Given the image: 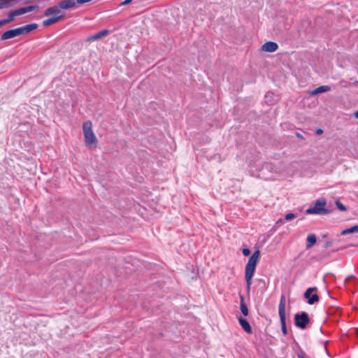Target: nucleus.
Instances as JSON below:
<instances>
[{
    "mask_svg": "<svg viewBox=\"0 0 358 358\" xmlns=\"http://www.w3.org/2000/svg\"><path fill=\"white\" fill-rule=\"evenodd\" d=\"M354 116H355V118H357V119H358V110H357V111H356V112H355V113H354Z\"/></svg>",
    "mask_w": 358,
    "mask_h": 358,
    "instance_id": "30",
    "label": "nucleus"
},
{
    "mask_svg": "<svg viewBox=\"0 0 358 358\" xmlns=\"http://www.w3.org/2000/svg\"><path fill=\"white\" fill-rule=\"evenodd\" d=\"M285 302H286L285 296L284 294H282L280 297V303H279V307H278L279 315H285Z\"/></svg>",
    "mask_w": 358,
    "mask_h": 358,
    "instance_id": "14",
    "label": "nucleus"
},
{
    "mask_svg": "<svg viewBox=\"0 0 358 358\" xmlns=\"http://www.w3.org/2000/svg\"><path fill=\"white\" fill-rule=\"evenodd\" d=\"M283 222L282 220V219H280L278 220L277 222H276V224H282Z\"/></svg>",
    "mask_w": 358,
    "mask_h": 358,
    "instance_id": "29",
    "label": "nucleus"
},
{
    "mask_svg": "<svg viewBox=\"0 0 358 358\" xmlns=\"http://www.w3.org/2000/svg\"><path fill=\"white\" fill-rule=\"evenodd\" d=\"M296 217L294 213H287L285 215V220L287 221L291 220Z\"/></svg>",
    "mask_w": 358,
    "mask_h": 358,
    "instance_id": "22",
    "label": "nucleus"
},
{
    "mask_svg": "<svg viewBox=\"0 0 358 358\" xmlns=\"http://www.w3.org/2000/svg\"><path fill=\"white\" fill-rule=\"evenodd\" d=\"M92 0H76L78 4H83L91 1Z\"/></svg>",
    "mask_w": 358,
    "mask_h": 358,
    "instance_id": "25",
    "label": "nucleus"
},
{
    "mask_svg": "<svg viewBox=\"0 0 358 358\" xmlns=\"http://www.w3.org/2000/svg\"><path fill=\"white\" fill-rule=\"evenodd\" d=\"M240 301H241V303H240L241 311L243 314V315L248 316V309L245 303V299H244V297L243 295L240 296Z\"/></svg>",
    "mask_w": 358,
    "mask_h": 358,
    "instance_id": "18",
    "label": "nucleus"
},
{
    "mask_svg": "<svg viewBox=\"0 0 358 358\" xmlns=\"http://www.w3.org/2000/svg\"><path fill=\"white\" fill-rule=\"evenodd\" d=\"M62 8L59 7V4L56 6H53L48 8L45 12L44 15L45 16H52V17H61V20L64 18V15L62 13Z\"/></svg>",
    "mask_w": 358,
    "mask_h": 358,
    "instance_id": "6",
    "label": "nucleus"
},
{
    "mask_svg": "<svg viewBox=\"0 0 358 358\" xmlns=\"http://www.w3.org/2000/svg\"><path fill=\"white\" fill-rule=\"evenodd\" d=\"M20 35H21V34H20V31L18 27V28H16L14 29H10V30H8V31H5L4 33L2 34L1 38L2 40H7V39L12 38H14V37L20 36Z\"/></svg>",
    "mask_w": 358,
    "mask_h": 358,
    "instance_id": "8",
    "label": "nucleus"
},
{
    "mask_svg": "<svg viewBox=\"0 0 358 358\" xmlns=\"http://www.w3.org/2000/svg\"><path fill=\"white\" fill-rule=\"evenodd\" d=\"M358 232V225H355L350 228L345 229L341 232V234L345 236L349 234Z\"/></svg>",
    "mask_w": 358,
    "mask_h": 358,
    "instance_id": "20",
    "label": "nucleus"
},
{
    "mask_svg": "<svg viewBox=\"0 0 358 358\" xmlns=\"http://www.w3.org/2000/svg\"><path fill=\"white\" fill-rule=\"evenodd\" d=\"M296 136H297V137H299V138H302V136H301V134H296Z\"/></svg>",
    "mask_w": 358,
    "mask_h": 358,
    "instance_id": "32",
    "label": "nucleus"
},
{
    "mask_svg": "<svg viewBox=\"0 0 358 358\" xmlns=\"http://www.w3.org/2000/svg\"><path fill=\"white\" fill-rule=\"evenodd\" d=\"M317 291L316 287H310L306 289L304 293V297L308 300V303L310 305L314 304L319 301V296L316 294H312L313 292Z\"/></svg>",
    "mask_w": 358,
    "mask_h": 358,
    "instance_id": "7",
    "label": "nucleus"
},
{
    "mask_svg": "<svg viewBox=\"0 0 358 358\" xmlns=\"http://www.w3.org/2000/svg\"><path fill=\"white\" fill-rule=\"evenodd\" d=\"M76 0H64L58 4L62 9L66 10L76 6Z\"/></svg>",
    "mask_w": 358,
    "mask_h": 358,
    "instance_id": "11",
    "label": "nucleus"
},
{
    "mask_svg": "<svg viewBox=\"0 0 358 358\" xmlns=\"http://www.w3.org/2000/svg\"><path fill=\"white\" fill-rule=\"evenodd\" d=\"M327 201L324 199H317L315 201L313 206L308 208L306 210V214L310 215H328L331 213V210L326 208Z\"/></svg>",
    "mask_w": 358,
    "mask_h": 358,
    "instance_id": "3",
    "label": "nucleus"
},
{
    "mask_svg": "<svg viewBox=\"0 0 358 358\" xmlns=\"http://www.w3.org/2000/svg\"><path fill=\"white\" fill-rule=\"evenodd\" d=\"M242 252L244 256H249L250 254V250L246 248L243 249Z\"/></svg>",
    "mask_w": 358,
    "mask_h": 358,
    "instance_id": "23",
    "label": "nucleus"
},
{
    "mask_svg": "<svg viewBox=\"0 0 358 358\" xmlns=\"http://www.w3.org/2000/svg\"><path fill=\"white\" fill-rule=\"evenodd\" d=\"M278 45L276 43L268 41L262 46V50L268 52H273L277 50Z\"/></svg>",
    "mask_w": 358,
    "mask_h": 358,
    "instance_id": "9",
    "label": "nucleus"
},
{
    "mask_svg": "<svg viewBox=\"0 0 358 358\" xmlns=\"http://www.w3.org/2000/svg\"><path fill=\"white\" fill-rule=\"evenodd\" d=\"M83 134L85 137V143L87 146L96 147L98 141L92 130V123L88 120L83 124Z\"/></svg>",
    "mask_w": 358,
    "mask_h": 358,
    "instance_id": "2",
    "label": "nucleus"
},
{
    "mask_svg": "<svg viewBox=\"0 0 358 358\" xmlns=\"http://www.w3.org/2000/svg\"><path fill=\"white\" fill-rule=\"evenodd\" d=\"M6 24H7V23H6V20L4 19L2 20H0V26H2V25Z\"/></svg>",
    "mask_w": 358,
    "mask_h": 358,
    "instance_id": "28",
    "label": "nucleus"
},
{
    "mask_svg": "<svg viewBox=\"0 0 358 358\" xmlns=\"http://www.w3.org/2000/svg\"><path fill=\"white\" fill-rule=\"evenodd\" d=\"M331 90V87L328 85H322L317 87L314 90H313L310 94L311 95H317L320 93L328 92Z\"/></svg>",
    "mask_w": 358,
    "mask_h": 358,
    "instance_id": "15",
    "label": "nucleus"
},
{
    "mask_svg": "<svg viewBox=\"0 0 358 358\" xmlns=\"http://www.w3.org/2000/svg\"><path fill=\"white\" fill-rule=\"evenodd\" d=\"M280 316V323H281V327H282V334L286 336L287 334V327H286V315H279Z\"/></svg>",
    "mask_w": 358,
    "mask_h": 358,
    "instance_id": "19",
    "label": "nucleus"
},
{
    "mask_svg": "<svg viewBox=\"0 0 358 358\" xmlns=\"http://www.w3.org/2000/svg\"><path fill=\"white\" fill-rule=\"evenodd\" d=\"M317 242V237L315 234H311L307 236L306 248L309 249L313 247Z\"/></svg>",
    "mask_w": 358,
    "mask_h": 358,
    "instance_id": "16",
    "label": "nucleus"
},
{
    "mask_svg": "<svg viewBox=\"0 0 358 358\" xmlns=\"http://www.w3.org/2000/svg\"><path fill=\"white\" fill-rule=\"evenodd\" d=\"M37 27H38L37 24H27V25L21 27H19V29H20V34L22 35V34H28V33L31 32V31H34L36 29H37Z\"/></svg>",
    "mask_w": 358,
    "mask_h": 358,
    "instance_id": "12",
    "label": "nucleus"
},
{
    "mask_svg": "<svg viewBox=\"0 0 358 358\" xmlns=\"http://www.w3.org/2000/svg\"><path fill=\"white\" fill-rule=\"evenodd\" d=\"M132 0H125L120 3V6H126L129 4Z\"/></svg>",
    "mask_w": 358,
    "mask_h": 358,
    "instance_id": "24",
    "label": "nucleus"
},
{
    "mask_svg": "<svg viewBox=\"0 0 358 358\" xmlns=\"http://www.w3.org/2000/svg\"><path fill=\"white\" fill-rule=\"evenodd\" d=\"M335 205L338 208V209L341 211L344 212V211L347 210V208H345V206L339 200H336L335 201Z\"/></svg>",
    "mask_w": 358,
    "mask_h": 358,
    "instance_id": "21",
    "label": "nucleus"
},
{
    "mask_svg": "<svg viewBox=\"0 0 358 358\" xmlns=\"http://www.w3.org/2000/svg\"><path fill=\"white\" fill-rule=\"evenodd\" d=\"M260 251L259 250H256L250 257L246 266H245V278L247 284V289L250 290V286L252 284V278L253 277L255 268L259 258Z\"/></svg>",
    "mask_w": 358,
    "mask_h": 358,
    "instance_id": "1",
    "label": "nucleus"
},
{
    "mask_svg": "<svg viewBox=\"0 0 358 358\" xmlns=\"http://www.w3.org/2000/svg\"><path fill=\"white\" fill-rule=\"evenodd\" d=\"M331 245H332V242H331V241H328V242H327V243L324 244V247L325 248H329V247L331 246Z\"/></svg>",
    "mask_w": 358,
    "mask_h": 358,
    "instance_id": "26",
    "label": "nucleus"
},
{
    "mask_svg": "<svg viewBox=\"0 0 358 358\" xmlns=\"http://www.w3.org/2000/svg\"><path fill=\"white\" fill-rule=\"evenodd\" d=\"M315 132L317 134H322L323 133V130L322 129H317Z\"/></svg>",
    "mask_w": 358,
    "mask_h": 358,
    "instance_id": "27",
    "label": "nucleus"
},
{
    "mask_svg": "<svg viewBox=\"0 0 358 358\" xmlns=\"http://www.w3.org/2000/svg\"><path fill=\"white\" fill-rule=\"evenodd\" d=\"M349 247H358V243L357 244H350L349 245Z\"/></svg>",
    "mask_w": 358,
    "mask_h": 358,
    "instance_id": "31",
    "label": "nucleus"
},
{
    "mask_svg": "<svg viewBox=\"0 0 358 358\" xmlns=\"http://www.w3.org/2000/svg\"><path fill=\"white\" fill-rule=\"evenodd\" d=\"M38 9V6H29L27 7L20 8L9 13L8 17L4 19L6 23L12 22L15 16L25 14L27 13Z\"/></svg>",
    "mask_w": 358,
    "mask_h": 358,
    "instance_id": "4",
    "label": "nucleus"
},
{
    "mask_svg": "<svg viewBox=\"0 0 358 358\" xmlns=\"http://www.w3.org/2000/svg\"><path fill=\"white\" fill-rule=\"evenodd\" d=\"M238 322L242 328L248 333L251 334L252 333V328L249 324V322L244 318L240 317L238 318Z\"/></svg>",
    "mask_w": 358,
    "mask_h": 358,
    "instance_id": "13",
    "label": "nucleus"
},
{
    "mask_svg": "<svg viewBox=\"0 0 358 358\" xmlns=\"http://www.w3.org/2000/svg\"><path fill=\"white\" fill-rule=\"evenodd\" d=\"M295 325L302 329H306L307 324L309 322V317L306 312L297 313L294 316Z\"/></svg>",
    "mask_w": 358,
    "mask_h": 358,
    "instance_id": "5",
    "label": "nucleus"
},
{
    "mask_svg": "<svg viewBox=\"0 0 358 358\" xmlns=\"http://www.w3.org/2000/svg\"><path fill=\"white\" fill-rule=\"evenodd\" d=\"M108 33H109V31L108 29H103L99 32H97V33L92 35L89 38H87L86 39V41L90 42V41L100 39V38L107 36L108 34Z\"/></svg>",
    "mask_w": 358,
    "mask_h": 358,
    "instance_id": "10",
    "label": "nucleus"
},
{
    "mask_svg": "<svg viewBox=\"0 0 358 358\" xmlns=\"http://www.w3.org/2000/svg\"><path fill=\"white\" fill-rule=\"evenodd\" d=\"M59 20H61V17H51L47 20H43V25L44 27H48L59 22Z\"/></svg>",
    "mask_w": 358,
    "mask_h": 358,
    "instance_id": "17",
    "label": "nucleus"
}]
</instances>
